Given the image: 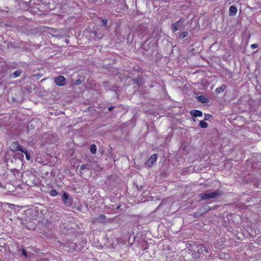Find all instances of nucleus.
Masks as SVG:
<instances>
[{
	"mask_svg": "<svg viewBox=\"0 0 261 261\" xmlns=\"http://www.w3.org/2000/svg\"><path fill=\"white\" fill-rule=\"evenodd\" d=\"M68 199V195L66 192H65L62 196V200L65 204H66L67 200Z\"/></svg>",
	"mask_w": 261,
	"mask_h": 261,
	"instance_id": "obj_14",
	"label": "nucleus"
},
{
	"mask_svg": "<svg viewBox=\"0 0 261 261\" xmlns=\"http://www.w3.org/2000/svg\"><path fill=\"white\" fill-rule=\"evenodd\" d=\"M58 194V192L56 190H53L50 191V195L52 196H57Z\"/></svg>",
	"mask_w": 261,
	"mask_h": 261,
	"instance_id": "obj_19",
	"label": "nucleus"
},
{
	"mask_svg": "<svg viewBox=\"0 0 261 261\" xmlns=\"http://www.w3.org/2000/svg\"><path fill=\"white\" fill-rule=\"evenodd\" d=\"M184 21V19H180L178 21L172 25V30L174 32L177 31L180 28L181 23Z\"/></svg>",
	"mask_w": 261,
	"mask_h": 261,
	"instance_id": "obj_5",
	"label": "nucleus"
},
{
	"mask_svg": "<svg viewBox=\"0 0 261 261\" xmlns=\"http://www.w3.org/2000/svg\"><path fill=\"white\" fill-rule=\"evenodd\" d=\"M158 156V154L155 153L152 154L146 162L145 165L148 167L152 166L153 165H154L156 163Z\"/></svg>",
	"mask_w": 261,
	"mask_h": 261,
	"instance_id": "obj_2",
	"label": "nucleus"
},
{
	"mask_svg": "<svg viewBox=\"0 0 261 261\" xmlns=\"http://www.w3.org/2000/svg\"><path fill=\"white\" fill-rule=\"evenodd\" d=\"M113 109V107H110V108H109V110L111 111H112V109Z\"/></svg>",
	"mask_w": 261,
	"mask_h": 261,
	"instance_id": "obj_24",
	"label": "nucleus"
},
{
	"mask_svg": "<svg viewBox=\"0 0 261 261\" xmlns=\"http://www.w3.org/2000/svg\"><path fill=\"white\" fill-rule=\"evenodd\" d=\"M96 150H97L96 146L95 144H93L91 146V147H90V151H91V152L92 153L95 154L96 152Z\"/></svg>",
	"mask_w": 261,
	"mask_h": 261,
	"instance_id": "obj_15",
	"label": "nucleus"
},
{
	"mask_svg": "<svg viewBox=\"0 0 261 261\" xmlns=\"http://www.w3.org/2000/svg\"><path fill=\"white\" fill-rule=\"evenodd\" d=\"M258 45L257 44H252L251 45L250 47L252 49H255L257 47H258Z\"/></svg>",
	"mask_w": 261,
	"mask_h": 261,
	"instance_id": "obj_22",
	"label": "nucleus"
},
{
	"mask_svg": "<svg viewBox=\"0 0 261 261\" xmlns=\"http://www.w3.org/2000/svg\"><path fill=\"white\" fill-rule=\"evenodd\" d=\"M91 170V167L90 165L88 164H83L81 166L80 170L81 171H83L85 169Z\"/></svg>",
	"mask_w": 261,
	"mask_h": 261,
	"instance_id": "obj_12",
	"label": "nucleus"
},
{
	"mask_svg": "<svg viewBox=\"0 0 261 261\" xmlns=\"http://www.w3.org/2000/svg\"><path fill=\"white\" fill-rule=\"evenodd\" d=\"M21 152H23L25 154V157H26V159L27 160L29 161L30 160V159H31L30 155H29V154L26 149L23 148V149L22 150V151Z\"/></svg>",
	"mask_w": 261,
	"mask_h": 261,
	"instance_id": "obj_13",
	"label": "nucleus"
},
{
	"mask_svg": "<svg viewBox=\"0 0 261 261\" xmlns=\"http://www.w3.org/2000/svg\"><path fill=\"white\" fill-rule=\"evenodd\" d=\"M102 24L104 26H106L107 24L108 20L106 19H103L101 21Z\"/></svg>",
	"mask_w": 261,
	"mask_h": 261,
	"instance_id": "obj_20",
	"label": "nucleus"
},
{
	"mask_svg": "<svg viewBox=\"0 0 261 261\" xmlns=\"http://www.w3.org/2000/svg\"><path fill=\"white\" fill-rule=\"evenodd\" d=\"M11 149L13 151H21L23 148H22L21 146L19 144L18 142H13L10 146Z\"/></svg>",
	"mask_w": 261,
	"mask_h": 261,
	"instance_id": "obj_4",
	"label": "nucleus"
},
{
	"mask_svg": "<svg viewBox=\"0 0 261 261\" xmlns=\"http://www.w3.org/2000/svg\"><path fill=\"white\" fill-rule=\"evenodd\" d=\"M226 88V86L225 85L223 84L219 87H218L216 89V92L217 93H220L223 92Z\"/></svg>",
	"mask_w": 261,
	"mask_h": 261,
	"instance_id": "obj_10",
	"label": "nucleus"
},
{
	"mask_svg": "<svg viewBox=\"0 0 261 261\" xmlns=\"http://www.w3.org/2000/svg\"><path fill=\"white\" fill-rule=\"evenodd\" d=\"M188 32H183L179 35V38L181 39H183L186 38L188 36Z\"/></svg>",
	"mask_w": 261,
	"mask_h": 261,
	"instance_id": "obj_18",
	"label": "nucleus"
},
{
	"mask_svg": "<svg viewBox=\"0 0 261 261\" xmlns=\"http://www.w3.org/2000/svg\"><path fill=\"white\" fill-rule=\"evenodd\" d=\"M135 81L136 82H138V79H135Z\"/></svg>",
	"mask_w": 261,
	"mask_h": 261,
	"instance_id": "obj_26",
	"label": "nucleus"
},
{
	"mask_svg": "<svg viewBox=\"0 0 261 261\" xmlns=\"http://www.w3.org/2000/svg\"><path fill=\"white\" fill-rule=\"evenodd\" d=\"M190 113L193 117H201L202 115V112L197 110H192Z\"/></svg>",
	"mask_w": 261,
	"mask_h": 261,
	"instance_id": "obj_6",
	"label": "nucleus"
},
{
	"mask_svg": "<svg viewBox=\"0 0 261 261\" xmlns=\"http://www.w3.org/2000/svg\"><path fill=\"white\" fill-rule=\"evenodd\" d=\"M237 8L236 7L234 6H231L229 7V15H234L237 13Z\"/></svg>",
	"mask_w": 261,
	"mask_h": 261,
	"instance_id": "obj_7",
	"label": "nucleus"
},
{
	"mask_svg": "<svg viewBox=\"0 0 261 261\" xmlns=\"http://www.w3.org/2000/svg\"><path fill=\"white\" fill-rule=\"evenodd\" d=\"M198 99L202 103H207L208 102V99L205 96L202 95L198 96Z\"/></svg>",
	"mask_w": 261,
	"mask_h": 261,
	"instance_id": "obj_11",
	"label": "nucleus"
},
{
	"mask_svg": "<svg viewBox=\"0 0 261 261\" xmlns=\"http://www.w3.org/2000/svg\"><path fill=\"white\" fill-rule=\"evenodd\" d=\"M106 217L103 215H100L95 218V221L99 222H105Z\"/></svg>",
	"mask_w": 261,
	"mask_h": 261,
	"instance_id": "obj_9",
	"label": "nucleus"
},
{
	"mask_svg": "<svg viewBox=\"0 0 261 261\" xmlns=\"http://www.w3.org/2000/svg\"><path fill=\"white\" fill-rule=\"evenodd\" d=\"M56 84L59 86H62L65 84V78L63 76L59 75L55 78Z\"/></svg>",
	"mask_w": 261,
	"mask_h": 261,
	"instance_id": "obj_3",
	"label": "nucleus"
},
{
	"mask_svg": "<svg viewBox=\"0 0 261 261\" xmlns=\"http://www.w3.org/2000/svg\"><path fill=\"white\" fill-rule=\"evenodd\" d=\"M225 256V258H226L227 257H228V255L227 254L224 255Z\"/></svg>",
	"mask_w": 261,
	"mask_h": 261,
	"instance_id": "obj_25",
	"label": "nucleus"
},
{
	"mask_svg": "<svg viewBox=\"0 0 261 261\" xmlns=\"http://www.w3.org/2000/svg\"><path fill=\"white\" fill-rule=\"evenodd\" d=\"M203 251H204L206 253H208L207 249L203 245H200L198 247L197 252L199 253H202Z\"/></svg>",
	"mask_w": 261,
	"mask_h": 261,
	"instance_id": "obj_8",
	"label": "nucleus"
},
{
	"mask_svg": "<svg viewBox=\"0 0 261 261\" xmlns=\"http://www.w3.org/2000/svg\"><path fill=\"white\" fill-rule=\"evenodd\" d=\"M220 194V192L216 191L214 192H207L205 193H201L200 194V198L203 200L207 199L213 198L218 196Z\"/></svg>",
	"mask_w": 261,
	"mask_h": 261,
	"instance_id": "obj_1",
	"label": "nucleus"
},
{
	"mask_svg": "<svg viewBox=\"0 0 261 261\" xmlns=\"http://www.w3.org/2000/svg\"><path fill=\"white\" fill-rule=\"evenodd\" d=\"M21 71H20V70H16L13 73V77H17L19 76L21 74Z\"/></svg>",
	"mask_w": 261,
	"mask_h": 261,
	"instance_id": "obj_17",
	"label": "nucleus"
},
{
	"mask_svg": "<svg viewBox=\"0 0 261 261\" xmlns=\"http://www.w3.org/2000/svg\"><path fill=\"white\" fill-rule=\"evenodd\" d=\"M21 252L23 255H24L25 257H28L26 251L24 249H22Z\"/></svg>",
	"mask_w": 261,
	"mask_h": 261,
	"instance_id": "obj_21",
	"label": "nucleus"
},
{
	"mask_svg": "<svg viewBox=\"0 0 261 261\" xmlns=\"http://www.w3.org/2000/svg\"><path fill=\"white\" fill-rule=\"evenodd\" d=\"M199 125L202 128H206L208 126V124L206 122L204 121H201L199 123Z\"/></svg>",
	"mask_w": 261,
	"mask_h": 261,
	"instance_id": "obj_16",
	"label": "nucleus"
},
{
	"mask_svg": "<svg viewBox=\"0 0 261 261\" xmlns=\"http://www.w3.org/2000/svg\"><path fill=\"white\" fill-rule=\"evenodd\" d=\"M210 117V115H206L205 116V117L204 119H205V120H207V119H208V117Z\"/></svg>",
	"mask_w": 261,
	"mask_h": 261,
	"instance_id": "obj_23",
	"label": "nucleus"
}]
</instances>
